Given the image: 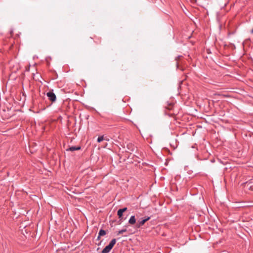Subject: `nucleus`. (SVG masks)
Instances as JSON below:
<instances>
[{
	"label": "nucleus",
	"instance_id": "nucleus-1",
	"mask_svg": "<svg viewBox=\"0 0 253 253\" xmlns=\"http://www.w3.org/2000/svg\"><path fill=\"white\" fill-rule=\"evenodd\" d=\"M46 95L48 97L49 100L51 101L52 102H54L56 100V96L54 93H53V90H50L49 92H47Z\"/></svg>",
	"mask_w": 253,
	"mask_h": 253
},
{
	"label": "nucleus",
	"instance_id": "nucleus-2",
	"mask_svg": "<svg viewBox=\"0 0 253 253\" xmlns=\"http://www.w3.org/2000/svg\"><path fill=\"white\" fill-rule=\"evenodd\" d=\"M126 147L127 149V151L129 153L133 152L135 150V146L131 143L127 144Z\"/></svg>",
	"mask_w": 253,
	"mask_h": 253
},
{
	"label": "nucleus",
	"instance_id": "nucleus-3",
	"mask_svg": "<svg viewBox=\"0 0 253 253\" xmlns=\"http://www.w3.org/2000/svg\"><path fill=\"white\" fill-rule=\"evenodd\" d=\"M145 219H144L143 218H141L139 220L137 221V222L136 223V226L137 228H139L141 226H143L145 223L146 222Z\"/></svg>",
	"mask_w": 253,
	"mask_h": 253
},
{
	"label": "nucleus",
	"instance_id": "nucleus-4",
	"mask_svg": "<svg viewBox=\"0 0 253 253\" xmlns=\"http://www.w3.org/2000/svg\"><path fill=\"white\" fill-rule=\"evenodd\" d=\"M112 248L111 245H108L103 249L101 253H109Z\"/></svg>",
	"mask_w": 253,
	"mask_h": 253
},
{
	"label": "nucleus",
	"instance_id": "nucleus-5",
	"mask_svg": "<svg viewBox=\"0 0 253 253\" xmlns=\"http://www.w3.org/2000/svg\"><path fill=\"white\" fill-rule=\"evenodd\" d=\"M81 149V146H71L67 149V151H74L76 150H79Z\"/></svg>",
	"mask_w": 253,
	"mask_h": 253
},
{
	"label": "nucleus",
	"instance_id": "nucleus-6",
	"mask_svg": "<svg viewBox=\"0 0 253 253\" xmlns=\"http://www.w3.org/2000/svg\"><path fill=\"white\" fill-rule=\"evenodd\" d=\"M128 223L131 225H133L136 223V219L134 215L131 216L128 220Z\"/></svg>",
	"mask_w": 253,
	"mask_h": 253
},
{
	"label": "nucleus",
	"instance_id": "nucleus-7",
	"mask_svg": "<svg viewBox=\"0 0 253 253\" xmlns=\"http://www.w3.org/2000/svg\"><path fill=\"white\" fill-rule=\"evenodd\" d=\"M246 186L249 190L253 191V182H247Z\"/></svg>",
	"mask_w": 253,
	"mask_h": 253
},
{
	"label": "nucleus",
	"instance_id": "nucleus-8",
	"mask_svg": "<svg viewBox=\"0 0 253 253\" xmlns=\"http://www.w3.org/2000/svg\"><path fill=\"white\" fill-rule=\"evenodd\" d=\"M117 215H118L119 216V218L120 219V221H122L123 219V212L122 211L119 209L118 211H117Z\"/></svg>",
	"mask_w": 253,
	"mask_h": 253
},
{
	"label": "nucleus",
	"instance_id": "nucleus-9",
	"mask_svg": "<svg viewBox=\"0 0 253 253\" xmlns=\"http://www.w3.org/2000/svg\"><path fill=\"white\" fill-rule=\"evenodd\" d=\"M106 231L102 229H100L98 233V235H99V236H104L106 235Z\"/></svg>",
	"mask_w": 253,
	"mask_h": 253
},
{
	"label": "nucleus",
	"instance_id": "nucleus-10",
	"mask_svg": "<svg viewBox=\"0 0 253 253\" xmlns=\"http://www.w3.org/2000/svg\"><path fill=\"white\" fill-rule=\"evenodd\" d=\"M173 104H168L165 106V108L169 110H170L172 109Z\"/></svg>",
	"mask_w": 253,
	"mask_h": 253
},
{
	"label": "nucleus",
	"instance_id": "nucleus-11",
	"mask_svg": "<svg viewBox=\"0 0 253 253\" xmlns=\"http://www.w3.org/2000/svg\"><path fill=\"white\" fill-rule=\"evenodd\" d=\"M116 240L115 239H113L111 241V242H110L109 245H111V246H112V247H113L115 245V244H116Z\"/></svg>",
	"mask_w": 253,
	"mask_h": 253
},
{
	"label": "nucleus",
	"instance_id": "nucleus-12",
	"mask_svg": "<svg viewBox=\"0 0 253 253\" xmlns=\"http://www.w3.org/2000/svg\"><path fill=\"white\" fill-rule=\"evenodd\" d=\"M104 135H102V136H99L97 138V142L98 143H100L101 142V141H102L103 140H104Z\"/></svg>",
	"mask_w": 253,
	"mask_h": 253
},
{
	"label": "nucleus",
	"instance_id": "nucleus-13",
	"mask_svg": "<svg viewBox=\"0 0 253 253\" xmlns=\"http://www.w3.org/2000/svg\"><path fill=\"white\" fill-rule=\"evenodd\" d=\"M126 231L127 230L126 229H123L121 230H119L117 233V235H121V234H123V233L126 232Z\"/></svg>",
	"mask_w": 253,
	"mask_h": 253
},
{
	"label": "nucleus",
	"instance_id": "nucleus-14",
	"mask_svg": "<svg viewBox=\"0 0 253 253\" xmlns=\"http://www.w3.org/2000/svg\"><path fill=\"white\" fill-rule=\"evenodd\" d=\"M182 57V55H178L177 57H175V60L177 61L180 58Z\"/></svg>",
	"mask_w": 253,
	"mask_h": 253
},
{
	"label": "nucleus",
	"instance_id": "nucleus-15",
	"mask_svg": "<svg viewBox=\"0 0 253 253\" xmlns=\"http://www.w3.org/2000/svg\"><path fill=\"white\" fill-rule=\"evenodd\" d=\"M120 210L122 211L123 212H124L125 211H127V208L125 207L123 209H120Z\"/></svg>",
	"mask_w": 253,
	"mask_h": 253
},
{
	"label": "nucleus",
	"instance_id": "nucleus-16",
	"mask_svg": "<svg viewBox=\"0 0 253 253\" xmlns=\"http://www.w3.org/2000/svg\"><path fill=\"white\" fill-rule=\"evenodd\" d=\"M143 219H145L146 221L147 222V221H148L150 219V217H149V216H146Z\"/></svg>",
	"mask_w": 253,
	"mask_h": 253
},
{
	"label": "nucleus",
	"instance_id": "nucleus-17",
	"mask_svg": "<svg viewBox=\"0 0 253 253\" xmlns=\"http://www.w3.org/2000/svg\"><path fill=\"white\" fill-rule=\"evenodd\" d=\"M104 140H105V141H109V139L107 137V136H104Z\"/></svg>",
	"mask_w": 253,
	"mask_h": 253
},
{
	"label": "nucleus",
	"instance_id": "nucleus-18",
	"mask_svg": "<svg viewBox=\"0 0 253 253\" xmlns=\"http://www.w3.org/2000/svg\"><path fill=\"white\" fill-rule=\"evenodd\" d=\"M100 237H101V236H99V235H98V237H97V240H100Z\"/></svg>",
	"mask_w": 253,
	"mask_h": 253
},
{
	"label": "nucleus",
	"instance_id": "nucleus-19",
	"mask_svg": "<svg viewBox=\"0 0 253 253\" xmlns=\"http://www.w3.org/2000/svg\"><path fill=\"white\" fill-rule=\"evenodd\" d=\"M176 64L177 68H178V63L177 62H176Z\"/></svg>",
	"mask_w": 253,
	"mask_h": 253
},
{
	"label": "nucleus",
	"instance_id": "nucleus-20",
	"mask_svg": "<svg viewBox=\"0 0 253 253\" xmlns=\"http://www.w3.org/2000/svg\"><path fill=\"white\" fill-rule=\"evenodd\" d=\"M251 33H253V29L252 30V31H251Z\"/></svg>",
	"mask_w": 253,
	"mask_h": 253
}]
</instances>
